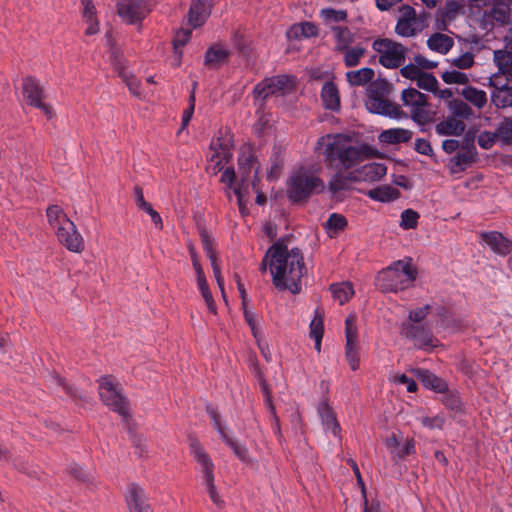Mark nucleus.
Listing matches in <instances>:
<instances>
[{"instance_id": "f257e3e1", "label": "nucleus", "mask_w": 512, "mask_h": 512, "mask_svg": "<svg viewBox=\"0 0 512 512\" xmlns=\"http://www.w3.org/2000/svg\"><path fill=\"white\" fill-rule=\"evenodd\" d=\"M267 266L272 275L273 285L278 290L300 293L301 279L306 273V267L299 248L289 250L283 243H274L262 260L261 270L265 271Z\"/></svg>"}, {"instance_id": "f03ea898", "label": "nucleus", "mask_w": 512, "mask_h": 512, "mask_svg": "<svg viewBox=\"0 0 512 512\" xmlns=\"http://www.w3.org/2000/svg\"><path fill=\"white\" fill-rule=\"evenodd\" d=\"M373 149L368 145L353 146L344 135L337 134L326 145L324 155L335 167L351 171L365 159L371 157Z\"/></svg>"}, {"instance_id": "7ed1b4c3", "label": "nucleus", "mask_w": 512, "mask_h": 512, "mask_svg": "<svg viewBox=\"0 0 512 512\" xmlns=\"http://www.w3.org/2000/svg\"><path fill=\"white\" fill-rule=\"evenodd\" d=\"M325 189L324 181L305 167L294 171L287 180V197L292 203H304L313 194H320Z\"/></svg>"}, {"instance_id": "20e7f679", "label": "nucleus", "mask_w": 512, "mask_h": 512, "mask_svg": "<svg viewBox=\"0 0 512 512\" xmlns=\"http://www.w3.org/2000/svg\"><path fill=\"white\" fill-rule=\"evenodd\" d=\"M417 277L411 260H398L382 270L377 276V285L383 292H397L408 288Z\"/></svg>"}, {"instance_id": "39448f33", "label": "nucleus", "mask_w": 512, "mask_h": 512, "mask_svg": "<svg viewBox=\"0 0 512 512\" xmlns=\"http://www.w3.org/2000/svg\"><path fill=\"white\" fill-rule=\"evenodd\" d=\"M390 85L386 81H373L367 91L366 107L371 113L399 119L406 116L401 107L388 99Z\"/></svg>"}, {"instance_id": "423d86ee", "label": "nucleus", "mask_w": 512, "mask_h": 512, "mask_svg": "<svg viewBox=\"0 0 512 512\" xmlns=\"http://www.w3.org/2000/svg\"><path fill=\"white\" fill-rule=\"evenodd\" d=\"M106 41L110 46L109 59L114 71L126 84L129 92L135 97H140L142 93L141 81L133 74L132 71L128 70V61L124 57L122 49L115 45L112 34L106 35Z\"/></svg>"}, {"instance_id": "0eeeda50", "label": "nucleus", "mask_w": 512, "mask_h": 512, "mask_svg": "<svg viewBox=\"0 0 512 512\" xmlns=\"http://www.w3.org/2000/svg\"><path fill=\"white\" fill-rule=\"evenodd\" d=\"M98 392L102 402L122 417L128 416V401L122 394L119 382L111 375L98 380Z\"/></svg>"}, {"instance_id": "6e6552de", "label": "nucleus", "mask_w": 512, "mask_h": 512, "mask_svg": "<svg viewBox=\"0 0 512 512\" xmlns=\"http://www.w3.org/2000/svg\"><path fill=\"white\" fill-rule=\"evenodd\" d=\"M190 451L200 466L199 471L202 475L204 485L206 486V490L211 501L216 506H220L222 504V500L218 495L214 484L215 466L212 459L196 439L191 440Z\"/></svg>"}, {"instance_id": "1a4fd4ad", "label": "nucleus", "mask_w": 512, "mask_h": 512, "mask_svg": "<svg viewBox=\"0 0 512 512\" xmlns=\"http://www.w3.org/2000/svg\"><path fill=\"white\" fill-rule=\"evenodd\" d=\"M401 100L410 109V117L415 123L425 125L432 121L433 112L425 94L415 88H407L402 91Z\"/></svg>"}, {"instance_id": "9d476101", "label": "nucleus", "mask_w": 512, "mask_h": 512, "mask_svg": "<svg viewBox=\"0 0 512 512\" xmlns=\"http://www.w3.org/2000/svg\"><path fill=\"white\" fill-rule=\"evenodd\" d=\"M400 335L413 342L414 347L419 350L430 352L437 347L438 340L434 337L431 327L427 323L402 322Z\"/></svg>"}, {"instance_id": "9b49d317", "label": "nucleus", "mask_w": 512, "mask_h": 512, "mask_svg": "<svg viewBox=\"0 0 512 512\" xmlns=\"http://www.w3.org/2000/svg\"><path fill=\"white\" fill-rule=\"evenodd\" d=\"M373 49L379 53V62L386 68L394 69L405 62L406 48L387 38L375 40Z\"/></svg>"}, {"instance_id": "f8f14e48", "label": "nucleus", "mask_w": 512, "mask_h": 512, "mask_svg": "<svg viewBox=\"0 0 512 512\" xmlns=\"http://www.w3.org/2000/svg\"><path fill=\"white\" fill-rule=\"evenodd\" d=\"M295 78L288 75H278L271 78H266L258 83L254 88V94L258 98L265 100L270 95L278 92L286 93L294 89Z\"/></svg>"}, {"instance_id": "ddd939ff", "label": "nucleus", "mask_w": 512, "mask_h": 512, "mask_svg": "<svg viewBox=\"0 0 512 512\" xmlns=\"http://www.w3.org/2000/svg\"><path fill=\"white\" fill-rule=\"evenodd\" d=\"M465 0H446L443 7L436 12L435 32H450L448 26L461 14L465 13Z\"/></svg>"}, {"instance_id": "4468645a", "label": "nucleus", "mask_w": 512, "mask_h": 512, "mask_svg": "<svg viewBox=\"0 0 512 512\" xmlns=\"http://www.w3.org/2000/svg\"><path fill=\"white\" fill-rule=\"evenodd\" d=\"M23 95L28 105L40 109L47 118L53 115L52 107L42 101L43 89L33 77H26L22 83Z\"/></svg>"}, {"instance_id": "2eb2a0df", "label": "nucleus", "mask_w": 512, "mask_h": 512, "mask_svg": "<svg viewBox=\"0 0 512 512\" xmlns=\"http://www.w3.org/2000/svg\"><path fill=\"white\" fill-rule=\"evenodd\" d=\"M59 242L69 251L80 253L84 250V240L78 232L73 221H64V224L55 230Z\"/></svg>"}, {"instance_id": "dca6fc26", "label": "nucleus", "mask_w": 512, "mask_h": 512, "mask_svg": "<svg viewBox=\"0 0 512 512\" xmlns=\"http://www.w3.org/2000/svg\"><path fill=\"white\" fill-rule=\"evenodd\" d=\"M118 15L129 24L142 21L149 13L146 0H123L117 4Z\"/></svg>"}, {"instance_id": "f3484780", "label": "nucleus", "mask_w": 512, "mask_h": 512, "mask_svg": "<svg viewBox=\"0 0 512 512\" xmlns=\"http://www.w3.org/2000/svg\"><path fill=\"white\" fill-rule=\"evenodd\" d=\"M510 22V8L508 4H499L491 8L490 11H484L480 27L484 30L492 31L496 24L504 26Z\"/></svg>"}, {"instance_id": "a211bd4d", "label": "nucleus", "mask_w": 512, "mask_h": 512, "mask_svg": "<svg viewBox=\"0 0 512 512\" xmlns=\"http://www.w3.org/2000/svg\"><path fill=\"white\" fill-rule=\"evenodd\" d=\"M355 182L373 183L380 181L387 173V167L383 163L370 162L351 170Z\"/></svg>"}, {"instance_id": "6ab92c4d", "label": "nucleus", "mask_w": 512, "mask_h": 512, "mask_svg": "<svg viewBox=\"0 0 512 512\" xmlns=\"http://www.w3.org/2000/svg\"><path fill=\"white\" fill-rule=\"evenodd\" d=\"M215 0H192L188 23L193 29L200 28L211 14Z\"/></svg>"}, {"instance_id": "aec40b11", "label": "nucleus", "mask_w": 512, "mask_h": 512, "mask_svg": "<svg viewBox=\"0 0 512 512\" xmlns=\"http://www.w3.org/2000/svg\"><path fill=\"white\" fill-rule=\"evenodd\" d=\"M477 158V149L474 145L473 138L468 139L461 147V150L451 159L452 172L464 171L469 165L474 163Z\"/></svg>"}, {"instance_id": "412c9836", "label": "nucleus", "mask_w": 512, "mask_h": 512, "mask_svg": "<svg viewBox=\"0 0 512 512\" xmlns=\"http://www.w3.org/2000/svg\"><path fill=\"white\" fill-rule=\"evenodd\" d=\"M352 171L346 173H335L328 182L327 188L332 198L340 201L345 197V193L351 189L352 183H356L353 179Z\"/></svg>"}, {"instance_id": "4be33fe9", "label": "nucleus", "mask_w": 512, "mask_h": 512, "mask_svg": "<svg viewBox=\"0 0 512 512\" xmlns=\"http://www.w3.org/2000/svg\"><path fill=\"white\" fill-rule=\"evenodd\" d=\"M317 413L324 430L326 432H331L334 437L341 439V426L336 418L334 410L328 404L327 399L319 403Z\"/></svg>"}, {"instance_id": "5701e85b", "label": "nucleus", "mask_w": 512, "mask_h": 512, "mask_svg": "<svg viewBox=\"0 0 512 512\" xmlns=\"http://www.w3.org/2000/svg\"><path fill=\"white\" fill-rule=\"evenodd\" d=\"M126 502L130 512H152L145 491L134 483L128 486Z\"/></svg>"}, {"instance_id": "b1692460", "label": "nucleus", "mask_w": 512, "mask_h": 512, "mask_svg": "<svg viewBox=\"0 0 512 512\" xmlns=\"http://www.w3.org/2000/svg\"><path fill=\"white\" fill-rule=\"evenodd\" d=\"M481 239L500 256H507L512 252V241L498 231L483 232Z\"/></svg>"}, {"instance_id": "393cba45", "label": "nucleus", "mask_w": 512, "mask_h": 512, "mask_svg": "<svg viewBox=\"0 0 512 512\" xmlns=\"http://www.w3.org/2000/svg\"><path fill=\"white\" fill-rule=\"evenodd\" d=\"M231 56V51L222 44L211 45L205 52L204 65L209 69H218L226 64Z\"/></svg>"}, {"instance_id": "a878e982", "label": "nucleus", "mask_w": 512, "mask_h": 512, "mask_svg": "<svg viewBox=\"0 0 512 512\" xmlns=\"http://www.w3.org/2000/svg\"><path fill=\"white\" fill-rule=\"evenodd\" d=\"M416 375L422 385L434 392L442 394L447 390L448 384L441 377L435 375L433 372L427 369H417Z\"/></svg>"}, {"instance_id": "bb28decb", "label": "nucleus", "mask_w": 512, "mask_h": 512, "mask_svg": "<svg viewBox=\"0 0 512 512\" xmlns=\"http://www.w3.org/2000/svg\"><path fill=\"white\" fill-rule=\"evenodd\" d=\"M413 132L404 128H390L383 130L378 139L381 143L387 145H397L400 143L409 142L412 139Z\"/></svg>"}, {"instance_id": "cd10ccee", "label": "nucleus", "mask_w": 512, "mask_h": 512, "mask_svg": "<svg viewBox=\"0 0 512 512\" xmlns=\"http://www.w3.org/2000/svg\"><path fill=\"white\" fill-rule=\"evenodd\" d=\"M399 17L395 27V32H414L413 21L416 14L415 9L408 5L403 4L399 7Z\"/></svg>"}, {"instance_id": "c85d7f7f", "label": "nucleus", "mask_w": 512, "mask_h": 512, "mask_svg": "<svg viewBox=\"0 0 512 512\" xmlns=\"http://www.w3.org/2000/svg\"><path fill=\"white\" fill-rule=\"evenodd\" d=\"M465 127L466 125L463 120L453 116L438 123L436 125V132L439 135L460 136L464 132Z\"/></svg>"}, {"instance_id": "c756f323", "label": "nucleus", "mask_w": 512, "mask_h": 512, "mask_svg": "<svg viewBox=\"0 0 512 512\" xmlns=\"http://www.w3.org/2000/svg\"><path fill=\"white\" fill-rule=\"evenodd\" d=\"M366 195L375 201L390 202L396 200L400 192L390 185H383L368 190Z\"/></svg>"}, {"instance_id": "7c9ffc66", "label": "nucleus", "mask_w": 512, "mask_h": 512, "mask_svg": "<svg viewBox=\"0 0 512 512\" xmlns=\"http://www.w3.org/2000/svg\"><path fill=\"white\" fill-rule=\"evenodd\" d=\"M321 97L324 106L330 110H337L340 106V97L336 85L333 82H325L322 87Z\"/></svg>"}, {"instance_id": "2f4dec72", "label": "nucleus", "mask_w": 512, "mask_h": 512, "mask_svg": "<svg viewBox=\"0 0 512 512\" xmlns=\"http://www.w3.org/2000/svg\"><path fill=\"white\" fill-rule=\"evenodd\" d=\"M453 38L447 34H431L427 40V46L436 52L446 54L453 46Z\"/></svg>"}, {"instance_id": "473e14b6", "label": "nucleus", "mask_w": 512, "mask_h": 512, "mask_svg": "<svg viewBox=\"0 0 512 512\" xmlns=\"http://www.w3.org/2000/svg\"><path fill=\"white\" fill-rule=\"evenodd\" d=\"M441 402L454 414L463 412V402L457 390H450L449 387L442 393Z\"/></svg>"}, {"instance_id": "72a5a7b5", "label": "nucleus", "mask_w": 512, "mask_h": 512, "mask_svg": "<svg viewBox=\"0 0 512 512\" xmlns=\"http://www.w3.org/2000/svg\"><path fill=\"white\" fill-rule=\"evenodd\" d=\"M490 85L497 92H509L512 90V71H498L490 77Z\"/></svg>"}, {"instance_id": "f704fd0d", "label": "nucleus", "mask_w": 512, "mask_h": 512, "mask_svg": "<svg viewBox=\"0 0 512 512\" xmlns=\"http://www.w3.org/2000/svg\"><path fill=\"white\" fill-rule=\"evenodd\" d=\"M494 135L502 146L512 144V117H505L497 126Z\"/></svg>"}, {"instance_id": "c9c22d12", "label": "nucleus", "mask_w": 512, "mask_h": 512, "mask_svg": "<svg viewBox=\"0 0 512 512\" xmlns=\"http://www.w3.org/2000/svg\"><path fill=\"white\" fill-rule=\"evenodd\" d=\"M330 291H331L334 299L337 300L340 305H343L346 302H348L349 299L354 294L352 284L349 282L332 284L330 286Z\"/></svg>"}, {"instance_id": "e433bc0d", "label": "nucleus", "mask_w": 512, "mask_h": 512, "mask_svg": "<svg viewBox=\"0 0 512 512\" xmlns=\"http://www.w3.org/2000/svg\"><path fill=\"white\" fill-rule=\"evenodd\" d=\"M347 80L353 86H361L370 82L374 77V70L368 67L357 71H349L346 74Z\"/></svg>"}, {"instance_id": "4c0bfd02", "label": "nucleus", "mask_w": 512, "mask_h": 512, "mask_svg": "<svg viewBox=\"0 0 512 512\" xmlns=\"http://www.w3.org/2000/svg\"><path fill=\"white\" fill-rule=\"evenodd\" d=\"M270 169L268 172V178L270 180L278 179L282 168L284 166V155L279 148H274L270 156Z\"/></svg>"}, {"instance_id": "58836bf2", "label": "nucleus", "mask_w": 512, "mask_h": 512, "mask_svg": "<svg viewBox=\"0 0 512 512\" xmlns=\"http://www.w3.org/2000/svg\"><path fill=\"white\" fill-rule=\"evenodd\" d=\"M48 222L50 226L57 230L64 224V221H70L63 209L58 205H51L46 210Z\"/></svg>"}, {"instance_id": "ea45409f", "label": "nucleus", "mask_w": 512, "mask_h": 512, "mask_svg": "<svg viewBox=\"0 0 512 512\" xmlns=\"http://www.w3.org/2000/svg\"><path fill=\"white\" fill-rule=\"evenodd\" d=\"M463 97L475 105L477 108H483L487 102V95L483 90L474 87H467L462 92Z\"/></svg>"}, {"instance_id": "a19ab883", "label": "nucleus", "mask_w": 512, "mask_h": 512, "mask_svg": "<svg viewBox=\"0 0 512 512\" xmlns=\"http://www.w3.org/2000/svg\"><path fill=\"white\" fill-rule=\"evenodd\" d=\"M450 110L455 118L468 120L473 116L471 107L460 99H454L450 102Z\"/></svg>"}, {"instance_id": "79ce46f5", "label": "nucleus", "mask_w": 512, "mask_h": 512, "mask_svg": "<svg viewBox=\"0 0 512 512\" xmlns=\"http://www.w3.org/2000/svg\"><path fill=\"white\" fill-rule=\"evenodd\" d=\"M222 440L233 450L235 456L239 460L243 462H247L249 460V451L245 445L240 444L236 440L232 439L228 434L222 435Z\"/></svg>"}, {"instance_id": "37998d69", "label": "nucleus", "mask_w": 512, "mask_h": 512, "mask_svg": "<svg viewBox=\"0 0 512 512\" xmlns=\"http://www.w3.org/2000/svg\"><path fill=\"white\" fill-rule=\"evenodd\" d=\"M494 62L498 71H512V52L502 49L494 51Z\"/></svg>"}, {"instance_id": "c03bdc74", "label": "nucleus", "mask_w": 512, "mask_h": 512, "mask_svg": "<svg viewBox=\"0 0 512 512\" xmlns=\"http://www.w3.org/2000/svg\"><path fill=\"white\" fill-rule=\"evenodd\" d=\"M347 225V219L343 215L338 213H332L325 223V228L327 229L328 233H338L340 231H343L347 227Z\"/></svg>"}, {"instance_id": "a18cd8bd", "label": "nucleus", "mask_w": 512, "mask_h": 512, "mask_svg": "<svg viewBox=\"0 0 512 512\" xmlns=\"http://www.w3.org/2000/svg\"><path fill=\"white\" fill-rule=\"evenodd\" d=\"M418 88L436 93L438 89V81L435 76L430 73L422 72L416 80Z\"/></svg>"}, {"instance_id": "49530a36", "label": "nucleus", "mask_w": 512, "mask_h": 512, "mask_svg": "<svg viewBox=\"0 0 512 512\" xmlns=\"http://www.w3.org/2000/svg\"><path fill=\"white\" fill-rule=\"evenodd\" d=\"M233 43L236 46L240 55L250 57L253 52V45L251 40L245 34H234Z\"/></svg>"}, {"instance_id": "de8ad7c7", "label": "nucleus", "mask_w": 512, "mask_h": 512, "mask_svg": "<svg viewBox=\"0 0 512 512\" xmlns=\"http://www.w3.org/2000/svg\"><path fill=\"white\" fill-rule=\"evenodd\" d=\"M200 240L205 251L207 258L212 261V259H218L215 251V243L214 239L206 230H201L200 232Z\"/></svg>"}, {"instance_id": "09e8293b", "label": "nucleus", "mask_w": 512, "mask_h": 512, "mask_svg": "<svg viewBox=\"0 0 512 512\" xmlns=\"http://www.w3.org/2000/svg\"><path fill=\"white\" fill-rule=\"evenodd\" d=\"M365 49L361 46H355L344 51V63L347 67H354L359 64Z\"/></svg>"}, {"instance_id": "8fccbe9b", "label": "nucleus", "mask_w": 512, "mask_h": 512, "mask_svg": "<svg viewBox=\"0 0 512 512\" xmlns=\"http://www.w3.org/2000/svg\"><path fill=\"white\" fill-rule=\"evenodd\" d=\"M324 324L323 315L319 309L315 310L314 318L310 323V337L311 338H323Z\"/></svg>"}, {"instance_id": "3c124183", "label": "nucleus", "mask_w": 512, "mask_h": 512, "mask_svg": "<svg viewBox=\"0 0 512 512\" xmlns=\"http://www.w3.org/2000/svg\"><path fill=\"white\" fill-rule=\"evenodd\" d=\"M346 345L357 344V325L356 318L350 315L345 320Z\"/></svg>"}, {"instance_id": "603ef678", "label": "nucleus", "mask_w": 512, "mask_h": 512, "mask_svg": "<svg viewBox=\"0 0 512 512\" xmlns=\"http://www.w3.org/2000/svg\"><path fill=\"white\" fill-rule=\"evenodd\" d=\"M442 80L447 84H467L469 79L468 76L460 71L452 70L445 71L441 75Z\"/></svg>"}, {"instance_id": "864d4df0", "label": "nucleus", "mask_w": 512, "mask_h": 512, "mask_svg": "<svg viewBox=\"0 0 512 512\" xmlns=\"http://www.w3.org/2000/svg\"><path fill=\"white\" fill-rule=\"evenodd\" d=\"M431 310V306L426 304L423 307L412 309L409 311L408 319L405 322H412L413 324H425L424 320Z\"/></svg>"}, {"instance_id": "5fc2aeb1", "label": "nucleus", "mask_w": 512, "mask_h": 512, "mask_svg": "<svg viewBox=\"0 0 512 512\" xmlns=\"http://www.w3.org/2000/svg\"><path fill=\"white\" fill-rule=\"evenodd\" d=\"M345 355L348 364L352 370H357L360 364V356L358 353V344L346 345Z\"/></svg>"}, {"instance_id": "6e6d98bb", "label": "nucleus", "mask_w": 512, "mask_h": 512, "mask_svg": "<svg viewBox=\"0 0 512 512\" xmlns=\"http://www.w3.org/2000/svg\"><path fill=\"white\" fill-rule=\"evenodd\" d=\"M239 168L249 174L256 164V157L251 151H244L238 158Z\"/></svg>"}, {"instance_id": "4d7b16f0", "label": "nucleus", "mask_w": 512, "mask_h": 512, "mask_svg": "<svg viewBox=\"0 0 512 512\" xmlns=\"http://www.w3.org/2000/svg\"><path fill=\"white\" fill-rule=\"evenodd\" d=\"M190 34H177V37L173 40V49L176 55L175 66H179L182 58V47H184L189 41Z\"/></svg>"}, {"instance_id": "13d9d810", "label": "nucleus", "mask_w": 512, "mask_h": 512, "mask_svg": "<svg viewBox=\"0 0 512 512\" xmlns=\"http://www.w3.org/2000/svg\"><path fill=\"white\" fill-rule=\"evenodd\" d=\"M321 16L327 22H340L347 18L345 10H335L333 8H325L321 10Z\"/></svg>"}, {"instance_id": "bf43d9fd", "label": "nucleus", "mask_w": 512, "mask_h": 512, "mask_svg": "<svg viewBox=\"0 0 512 512\" xmlns=\"http://www.w3.org/2000/svg\"><path fill=\"white\" fill-rule=\"evenodd\" d=\"M419 215L412 209H406L401 214V227L404 229H413L417 226Z\"/></svg>"}, {"instance_id": "052dcab7", "label": "nucleus", "mask_w": 512, "mask_h": 512, "mask_svg": "<svg viewBox=\"0 0 512 512\" xmlns=\"http://www.w3.org/2000/svg\"><path fill=\"white\" fill-rule=\"evenodd\" d=\"M431 15L423 11L421 14H415L413 26L414 32H422L424 29L429 27Z\"/></svg>"}, {"instance_id": "680f3d73", "label": "nucleus", "mask_w": 512, "mask_h": 512, "mask_svg": "<svg viewBox=\"0 0 512 512\" xmlns=\"http://www.w3.org/2000/svg\"><path fill=\"white\" fill-rule=\"evenodd\" d=\"M52 379L54 380V382H55L58 386L62 387V389L64 390V392H65L69 397L74 398V399H76V398H80V397H81V396L79 395V393H78L77 389H76L73 385H71V384H69L68 382H66V380H65L64 378H62L61 376H59V375H57V374H56V375H54V376L52 377Z\"/></svg>"}, {"instance_id": "e2e57ef3", "label": "nucleus", "mask_w": 512, "mask_h": 512, "mask_svg": "<svg viewBox=\"0 0 512 512\" xmlns=\"http://www.w3.org/2000/svg\"><path fill=\"white\" fill-rule=\"evenodd\" d=\"M494 132L483 131L477 137L478 145L485 150L491 149L496 143Z\"/></svg>"}, {"instance_id": "0e129e2a", "label": "nucleus", "mask_w": 512, "mask_h": 512, "mask_svg": "<svg viewBox=\"0 0 512 512\" xmlns=\"http://www.w3.org/2000/svg\"><path fill=\"white\" fill-rule=\"evenodd\" d=\"M207 413L211 418L213 427L217 430L220 437L222 438V435H227L228 433L221 423L220 414L216 411V409L212 406H207Z\"/></svg>"}, {"instance_id": "69168bd1", "label": "nucleus", "mask_w": 512, "mask_h": 512, "mask_svg": "<svg viewBox=\"0 0 512 512\" xmlns=\"http://www.w3.org/2000/svg\"><path fill=\"white\" fill-rule=\"evenodd\" d=\"M420 422L424 427L429 429H442L445 423V418L442 415H436L434 417H422Z\"/></svg>"}, {"instance_id": "338daca9", "label": "nucleus", "mask_w": 512, "mask_h": 512, "mask_svg": "<svg viewBox=\"0 0 512 512\" xmlns=\"http://www.w3.org/2000/svg\"><path fill=\"white\" fill-rule=\"evenodd\" d=\"M491 99L497 107H507L512 104V97L509 92H493Z\"/></svg>"}, {"instance_id": "774afa93", "label": "nucleus", "mask_w": 512, "mask_h": 512, "mask_svg": "<svg viewBox=\"0 0 512 512\" xmlns=\"http://www.w3.org/2000/svg\"><path fill=\"white\" fill-rule=\"evenodd\" d=\"M422 72L423 71L417 65L412 63L403 66L400 70V73L404 78L414 81L417 80V78Z\"/></svg>"}]
</instances>
